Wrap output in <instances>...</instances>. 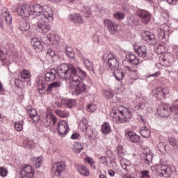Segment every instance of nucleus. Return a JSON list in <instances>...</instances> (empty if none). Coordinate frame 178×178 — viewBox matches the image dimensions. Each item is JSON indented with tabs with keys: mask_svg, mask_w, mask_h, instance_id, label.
I'll use <instances>...</instances> for the list:
<instances>
[{
	"mask_svg": "<svg viewBox=\"0 0 178 178\" xmlns=\"http://www.w3.org/2000/svg\"><path fill=\"white\" fill-rule=\"evenodd\" d=\"M155 94L156 95H157V98H158V95H161V94H162V88H156Z\"/></svg>",
	"mask_w": 178,
	"mask_h": 178,
	"instance_id": "59",
	"label": "nucleus"
},
{
	"mask_svg": "<svg viewBox=\"0 0 178 178\" xmlns=\"http://www.w3.org/2000/svg\"><path fill=\"white\" fill-rule=\"evenodd\" d=\"M69 19L73 23H75L76 24H83V17H81L79 14H75V15H70Z\"/></svg>",
	"mask_w": 178,
	"mask_h": 178,
	"instance_id": "25",
	"label": "nucleus"
},
{
	"mask_svg": "<svg viewBox=\"0 0 178 178\" xmlns=\"http://www.w3.org/2000/svg\"><path fill=\"white\" fill-rule=\"evenodd\" d=\"M83 63L86 69L90 70V72H93L94 73V63H92V61L90 60L89 59L84 58Z\"/></svg>",
	"mask_w": 178,
	"mask_h": 178,
	"instance_id": "31",
	"label": "nucleus"
},
{
	"mask_svg": "<svg viewBox=\"0 0 178 178\" xmlns=\"http://www.w3.org/2000/svg\"><path fill=\"white\" fill-rule=\"evenodd\" d=\"M66 165L63 162H58L53 165L51 170L55 172L56 176H60L63 172H65V168Z\"/></svg>",
	"mask_w": 178,
	"mask_h": 178,
	"instance_id": "14",
	"label": "nucleus"
},
{
	"mask_svg": "<svg viewBox=\"0 0 178 178\" xmlns=\"http://www.w3.org/2000/svg\"><path fill=\"white\" fill-rule=\"evenodd\" d=\"M114 17H116V19H119L120 20H123V19H124V14L117 13L114 15Z\"/></svg>",
	"mask_w": 178,
	"mask_h": 178,
	"instance_id": "56",
	"label": "nucleus"
},
{
	"mask_svg": "<svg viewBox=\"0 0 178 178\" xmlns=\"http://www.w3.org/2000/svg\"><path fill=\"white\" fill-rule=\"evenodd\" d=\"M23 147L24 148H28V149H30V148H33L34 140L29 138H27L26 140H24L23 142Z\"/></svg>",
	"mask_w": 178,
	"mask_h": 178,
	"instance_id": "33",
	"label": "nucleus"
},
{
	"mask_svg": "<svg viewBox=\"0 0 178 178\" xmlns=\"http://www.w3.org/2000/svg\"><path fill=\"white\" fill-rule=\"evenodd\" d=\"M108 173L111 177H115V175H116V172L113 170H108Z\"/></svg>",
	"mask_w": 178,
	"mask_h": 178,
	"instance_id": "60",
	"label": "nucleus"
},
{
	"mask_svg": "<svg viewBox=\"0 0 178 178\" xmlns=\"http://www.w3.org/2000/svg\"><path fill=\"white\" fill-rule=\"evenodd\" d=\"M20 76L22 79H30L31 77V74L27 70H23L22 72L20 73Z\"/></svg>",
	"mask_w": 178,
	"mask_h": 178,
	"instance_id": "44",
	"label": "nucleus"
},
{
	"mask_svg": "<svg viewBox=\"0 0 178 178\" xmlns=\"http://www.w3.org/2000/svg\"><path fill=\"white\" fill-rule=\"evenodd\" d=\"M0 175L2 176V177H5L6 175H8V171L6 170V168L3 167L0 168Z\"/></svg>",
	"mask_w": 178,
	"mask_h": 178,
	"instance_id": "53",
	"label": "nucleus"
},
{
	"mask_svg": "<svg viewBox=\"0 0 178 178\" xmlns=\"http://www.w3.org/2000/svg\"><path fill=\"white\" fill-rule=\"evenodd\" d=\"M83 15L86 17H90L91 16V9L90 8H86L83 10Z\"/></svg>",
	"mask_w": 178,
	"mask_h": 178,
	"instance_id": "55",
	"label": "nucleus"
},
{
	"mask_svg": "<svg viewBox=\"0 0 178 178\" xmlns=\"http://www.w3.org/2000/svg\"><path fill=\"white\" fill-rule=\"evenodd\" d=\"M126 59H127L129 63L131 65H134L135 66L140 63V60L134 54H127Z\"/></svg>",
	"mask_w": 178,
	"mask_h": 178,
	"instance_id": "23",
	"label": "nucleus"
},
{
	"mask_svg": "<svg viewBox=\"0 0 178 178\" xmlns=\"http://www.w3.org/2000/svg\"><path fill=\"white\" fill-rule=\"evenodd\" d=\"M69 86L71 88H74L75 94L80 95L83 92H86V84L83 82V80L79 75L74 76L71 79V81L69 82Z\"/></svg>",
	"mask_w": 178,
	"mask_h": 178,
	"instance_id": "3",
	"label": "nucleus"
},
{
	"mask_svg": "<svg viewBox=\"0 0 178 178\" xmlns=\"http://www.w3.org/2000/svg\"><path fill=\"white\" fill-rule=\"evenodd\" d=\"M3 51L0 50V60H5V57H3Z\"/></svg>",
	"mask_w": 178,
	"mask_h": 178,
	"instance_id": "64",
	"label": "nucleus"
},
{
	"mask_svg": "<svg viewBox=\"0 0 178 178\" xmlns=\"http://www.w3.org/2000/svg\"><path fill=\"white\" fill-rule=\"evenodd\" d=\"M14 126L17 131H22L23 130V122L22 121L15 122Z\"/></svg>",
	"mask_w": 178,
	"mask_h": 178,
	"instance_id": "46",
	"label": "nucleus"
},
{
	"mask_svg": "<svg viewBox=\"0 0 178 178\" xmlns=\"http://www.w3.org/2000/svg\"><path fill=\"white\" fill-rule=\"evenodd\" d=\"M103 59L106 63H107L108 67L113 70H116L119 67V63H118V59L115 58L113 54L111 51H107L103 55Z\"/></svg>",
	"mask_w": 178,
	"mask_h": 178,
	"instance_id": "5",
	"label": "nucleus"
},
{
	"mask_svg": "<svg viewBox=\"0 0 178 178\" xmlns=\"http://www.w3.org/2000/svg\"><path fill=\"white\" fill-rule=\"evenodd\" d=\"M143 37L149 45H155L157 42L155 35L148 31L144 32Z\"/></svg>",
	"mask_w": 178,
	"mask_h": 178,
	"instance_id": "15",
	"label": "nucleus"
},
{
	"mask_svg": "<svg viewBox=\"0 0 178 178\" xmlns=\"http://www.w3.org/2000/svg\"><path fill=\"white\" fill-rule=\"evenodd\" d=\"M4 19L7 23V24H12V15H8L7 17H4Z\"/></svg>",
	"mask_w": 178,
	"mask_h": 178,
	"instance_id": "58",
	"label": "nucleus"
},
{
	"mask_svg": "<svg viewBox=\"0 0 178 178\" xmlns=\"http://www.w3.org/2000/svg\"><path fill=\"white\" fill-rule=\"evenodd\" d=\"M32 15L33 16H40L42 21L45 22L46 23H49L54 20V13L52 12L48 13L47 11L44 10V7L41 6L40 4L31 5Z\"/></svg>",
	"mask_w": 178,
	"mask_h": 178,
	"instance_id": "2",
	"label": "nucleus"
},
{
	"mask_svg": "<svg viewBox=\"0 0 178 178\" xmlns=\"http://www.w3.org/2000/svg\"><path fill=\"white\" fill-rule=\"evenodd\" d=\"M172 112L175 113V119L178 118V104H175L173 106H171Z\"/></svg>",
	"mask_w": 178,
	"mask_h": 178,
	"instance_id": "50",
	"label": "nucleus"
},
{
	"mask_svg": "<svg viewBox=\"0 0 178 178\" xmlns=\"http://www.w3.org/2000/svg\"><path fill=\"white\" fill-rule=\"evenodd\" d=\"M76 170H78L79 173L82 176H88V175H90L88 168L84 165H77Z\"/></svg>",
	"mask_w": 178,
	"mask_h": 178,
	"instance_id": "26",
	"label": "nucleus"
},
{
	"mask_svg": "<svg viewBox=\"0 0 178 178\" xmlns=\"http://www.w3.org/2000/svg\"><path fill=\"white\" fill-rule=\"evenodd\" d=\"M27 113L28 115H29L31 119H34V117H35V115H37V110H35V108H32L31 107H29L27 109Z\"/></svg>",
	"mask_w": 178,
	"mask_h": 178,
	"instance_id": "41",
	"label": "nucleus"
},
{
	"mask_svg": "<svg viewBox=\"0 0 178 178\" xmlns=\"http://www.w3.org/2000/svg\"><path fill=\"white\" fill-rule=\"evenodd\" d=\"M154 156L151 153H147L145 154V158L143 159V163H145V166H149L151 163H152V159Z\"/></svg>",
	"mask_w": 178,
	"mask_h": 178,
	"instance_id": "29",
	"label": "nucleus"
},
{
	"mask_svg": "<svg viewBox=\"0 0 178 178\" xmlns=\"http://www.w3.org/2000/svg\"><path fill=\"white\" fill-rule=\"evenodd\" d=\"M40 40L43 44H47V45H49L51 44V39L49 36L45 35L44 33H42L40 35Z\"/></svg>",
	"mask_w": 178,
	"mask_h": 178,
	"instance_id": "36",
	"label": "nucleus"
},
{
	"mask_svg": "<svg viewBox=\"0 0 178 178\" xmlns=\"http://www.w3.org/2000/svg\"><path fill=\"white\" fill-rule=\"evenodd\" d=\"M38 91H42V90H45V81L40 80L38 85Z\"/></svg>",
	"mask_w": 178,
	"mask_h": 178,
	"instance_id": "48",
	"label": "nucleus"
},
{
	"mask_svg": "<svg viewBox=\"0 0 178 178\" xmlns=\"http://www.w3.org/2000/svg\"><path fill=\"white\" fill-rule=\"evenodd\" d=\"M139 175L140 178H151V172L149 170H142Z\"/></svg>",
	"mask_w": 178,
	"mask_h": 178,
	"instance_id": "40",
	"label": "nucleus"
},
{
	"mask_svg": "<svg viewBox=\"0 0 178 178\" xmlns=\"http://www.w3.org/2000/svg\"><path fill=\"white\" fill-rule=\"evenodd\" d=\"M21 175L22 178H33L34 176L33 168L29 164L22 165V168L21 169Z\"/></svg>",
	"mask_w": 178,
	"mask_h": 178,
	"instance_id": "12",
	"label": "nucleus"
},
{
	"mask_svg": "<svg viewBox=\"0 0 178 178\" xmlns=\"http://www.w3.org/2000/svg\"><path fill=\"white\" fill-rule=\"evenodd\" d=\"M127 135L129 137V140L131 143H134L137 144V143H140V140H141L140 136L135 134L133 131H130L127 133Z\"/></svg>",
	"mask_w": 178,
	"mask_h": 178,
	"instance_id": "24",
	"label": "nucleus"
},
{
	"mask_svg": "<svg viewBox=\"0 0 178 178\" xmlns=\"http://www.w3.org/2000/svg\"><path fill=\"white\" fill-rule=\"evenodd\" d=\"M134 49L135 52L140 56V58H143V59L147 58V47L145 46H134Z\"/></svg>",
	"mask_w": 178,
	"mask_h": 178,
	"instance_id": "18",
	"label": "nucleus"
},
{
	"mask_svg": "<svg viewBox=\"0 0 178 178\" xmlns=\"http://www.w3.org/2000/svg\"><path fill=\"white\" fill-rule=\"evenodd\" d=\"M104 24L106 27H107L108 32L111 35H116L118 33H119V24L115 23V22L106 19L104 21Z\"/></svg>",
	"mask_w": 178,
	"mask_h": 178,
	"instance_id": "7",
	"label": "nucleus"
},
{
	"mask_svg": "<svg viewBox=\"0 0 178 178\" xmlns=\"http://www.w3.org/2000/svg\"><path fill=\"white\" fill-rule=\"evenodd\" d=\"M74 145V151L76 152V154H80L81 152V150L83 149V145L79 143H76Z\"/></svg>",
	"mask_w": 178,
	"mask_h": 178,
	"instance_id": "42",
	"label": "nucleus"
},
{
	"mask_svg": "<svg viewBox=\"0 0 178 178\" xmlns=\"http://www.w3.org/2000/svg\"><path fill=\"white\" fill-rule=\"evenodd\" d=\"M158 173L160 177H170L172 175V168L168 165L163 164L161 165Z\"/></svg>",
	"mask_w": 178,
	"mask_h": 178,
	"instance_id": "13",
	"label": "nucleus"
},
{
	"mask_svg": "<svg viewBox=\"0 0 178 178\" xmlns=\"http://www.w3.org/2000/svg\"><path fill=\"white\" fill-rule=\"evenodd\" d=\"M79 128L81 131H85L86 134L88 136H90V131H91V128L88 126V121L86 118H83L80 121H79Z\"/></svg>",
	"mask_w": 178,
	"mask_h": 178,
	"instance_id": "17",
	"label": "nucleus"
},
{
	"mask_svg": "<svg viewBox=\"0 0 178 178\" xmlns=\"http://www.w3.org/2000/svg\"><path fill=\"white\" fill-rule=\"evenodd\" d=\"M19 30H21V31H29V30H30V23L22 19L19 22Z\"/></svg>",
	"mask_w": 178,
	"mask_h": 178,
	"instance_id": "27",
	"label": "nucleus"
},
{
	"mask_svg": "<svg viewBox=\"0 0 178 178\" xmlns=\"http://www.w3.org/2000/svg\"><path fill=\"white\" fill-rule=\"evenodd\" d=\"M102 132L104 133V134H109V133H111V125H109V123L106 122L102 124Z\"/></svg>",
	"mask_w": 178,
	"mask_h": 178,
	"instance_id": "37",
	"label": "nucleus"
},
{
	"mask_svg": "<svg viewBox=\"0 0 178 178\" xmlns=\"http://www.w3.org/2000/svg\"><path fill=\"white\" fill-rule=\"evenodd\" d=\"M136 15L141 19L144 24L149 23V20H151V13L143 9H138L136 10Z\"/></svg>",
	"mask_w": 178,
	"mask_h": 178,
	"instance_id": "11",
	"label": "nucleus"
},
{
	"mask_svg": "<svg viewBox=\"0 0 178 178\" xmlns=\"http://www.w3.org/2000/svg\"><path fill=\"white\" fill-rule=\"evenodd\" d=\"M170 90L168 88H161V94L163 98H166V97H169Z\"/></svg>",
	"mask_w": 178,
	"mask_h": 178,
	"instance_id": "49",
	"label": "nucleus"
},
{
	"mask_svg": "<svg viewBox=\"0 0 178 178\" xmlns=\"http://www.w3.org/2000/svg\"><path fill=\"white\" fill-rule=\"evenodd\" d=\"M64 105L67 106V108H73V106H76V99H68L64 101Z\"/></svg>",
	"mask_w": 178,
	"mask_h": 178,
	"instance_id": "35",
	"label": "nucleus"
},
{
	"mask_svg": "<svg viewBox=\"0 0 178 178\" xmlns=\"http://www.w3.org/2000/svg\"><path fill=\"white\" fill-rule=\"evenodd\" d=\"M172 112V106L168 104H162L159 106V108H157V113L159 116H161V118H169L170 113Z\"/></svg>",
	"mask_w": 178,
	"mask_h": 178,
	"instance_id": "8",
	"label": "nucleus"
},
{
	"mask_svg": "<svg viewBox=\"0 0 178 178\" xmlns=\"http://www.w3.org/2000/svg\"><path fill=\"white\" fill-rule=\"evenodd\" d=\"M117 154L118 156H120V158H123L124 156V149L123 148V146L119 145L117 147Z\"/></svg>",
	"mask_w": 178,
	"mask_h": 178,
	"instance_id": "43",
	"label": "nucleus"
},
{
	"mask_svg": "<svg viewBox=\"0 0 178 178\" xmlns=\"http://www.w3.org/2000/svg\"><path fill=\"white\" fill-rule=\"evenodd\" d=\"M79 134H76V133L73 134L71 136V138L72 140H77V138H79Z\"/></svg>",
	"mask_w": 178,
	"mask_h": 178,
	"instance_id": "62",
	"label": "nucleus"
},
{
	"mask_svg": "<svg viewBox=\"0 0 178 178\" xmlns=\"http://www.w3.org/2000/svg\"><path fill=\"white\" fill-rule=\"evenodd\" d=\"M168 143L172 147H177V140L175 138H168Z\"/></svg>",
	"mask_w": 178,
	"mask_h": 178,
	"instance_id": "51",
	"label": "nucleus"
},
{
	"mask_svg": "<svg viewBox=\"0 0 178 178\" xmlns=\"http://www.w3.org/2000/svg\"><path fill=\"white\" fill-rule=\"evenodd\" d=\"M33 120H34L35 122H40V115H38L37 113L35 115V117L33 118H32Z\"/></svg>",
	"mask_w": 178,
	"mask_h": 178,
	"instance_id": "63",
	"label": "nucleus"
},
{
	"mask_svg": "<svg viewBox=\"0 0 178 178\" xmlns=\"http://www.w3.org/2000/svg\"><path fill=\"white\" fill-rule=\"evenodd\" d=\"M157 148L160 152H165L166 151V147L165 146V144L163 142L159 143L157 145Z\"/></svg>",
	"mask_w": 178,
	"mask_h": 178,
	"instance_id": "47",
	"label": "nucleus"
},
{
	"mask_svg": "<svg viewBox=\"0 0 178 178\" xmlns=\"http://www.w3.org/2000/svg\"><path fill=\"white\" fill-rule=\"evenodd\" d=\"M65 52L68 58H71L72 59H73L75 56L74 50L73 49V47L70 46L65 47Z\"/></svg>",
	"mask_w": 178,
	"mask_h": 178,
	"instance_id": "30",
	"label": "nucleus"
},
{
	"mask_svg": "<svg viewBox=\"0 0 178 178\" xmlns=\"http://www.w3.org/2000/svg\"><path fill=\"white\" fill-rule=\"evenodd\" d=\"M102 92L103 95H104V97H106L107 99H111V98H113V93H112L111 90H104Z\"/></svg>",
	"mask_w": 178,
	"mask_h": 178,
	"instance_id": "45",
	"label": "nucleus"
},
{
	"mask_svg": "<svg viewBox=\"0 0 178 178\" xmlns=\"http://www.w3.org/2000/svg\"><path fill=\"white\" fill-rule=\"evenodd\" d=\"M57 124L58 131L60 136H61V137H63V136L67 134V131L69 130V124L65 120L60 121Z\"/></svg>",
	"mask_w": 178,
	"mask_h": 178,
	"instance_id": "16",
	"label": "nucleus"
},
{
	"mask_svg": "<svg viewBox=\"0 0 178 178\" xmlns=\"http://www.w3.org/2000/svg\"><path fill=\"white\" fill-rule=\"evenodd\" d=\"M47 55H49V56H51V58H54L56 55L55 53V51H54L52 49L49 48L47 51Z\"/></svg>",
	"mask_w": 178,
	"mask_h": 178,
	"instance_id": "57",
	"label": "nucleus"
},
{
	"mask_svg": "<svg viewBox=\"0 0 178 178\" xmlns=\"http://www.w3.org/2000/svg\"><path fill=\"white\" fill-rule=\"evenodd\" d=\"M31 44L34 48L35 52H42V49H44L41 41L38 40L37 38H33L31 40Z\"/></svg>",
	"mask_w": 178,
	"mask_h": 178,
	"instance_id": "20",
	"label": "nucleus"
},
{
	"mask_svg": "<svg viewBox=\"0 0 178 178\" xmlns=\"http://www.w3.org/2000/svg\"><path fill=\"white\" fill-rule=\"evenodd\" d=\"M1 13L3 17H6L10 15V12H9V10H8V8H3L1 11Z\"/></svg>",
	"mask_w": 178,
	"mask_h": 178,
	"instance_id": "54",
	"label": "nucleus"
},
{
	"mask_svg": "<svg viewBox=\"0 0 178 178\" xmlns=\"http://www.w3.org/2000/svg\"><path fill=\"white\" fill-rule=\"evenodd\" d=\"M140 133L144 138H149L151 136V131L147 127H142Z\"/></svg>",
	"mask_w": 178,
	"mask_h": 178,
	"instance_id": "28",
	"label": "nucleus"
},
{
	"mask_svg": "<svg viewBox=\"0 0 178 178\" xmlns=\"http://www.w3.org/2000/svg\"><path fill=\"white\" fill-rule=\"evenodd\" d=\"M56 72L60 79L70 80V81L73 77L77 76V70L72 64L63 63L58 66Z\"/></svg>",
	"mask_w": 178,
	"mask_h": 178,
	"instance_id": "1",
	"label": "nucleus"
},
{
	"mask_svg": "<svg viewBox=\"0 0 178 178\" xmlns=\"http://www.w3.org/2000/svg\"><path fill=\"white\" fill-rule=\"evenodd\" d=\"M31 23L34 26H36V29L39 33H41V34H45L51 31V25L45 22L39 23L38 18L37 17H33L31 20Z\"/></svg>",
	"mask_w": 178,
	"mask_h": 178,
	"instance_id": "6",
	"label": "nucleus"
},
{
	"mask_svg": "<svg viewBox=\"0 0 178 178\" xmlns=\"http://www.w3.org/2000/svg\"><path fill=\"white\" fill-rule=\"evenodd\" d=\"M127 26L137 25V20L134 19V17L129 16L127 17Z\"/></svg>",
	"mask_w": 178,
	"mask_h": 178,
	"instance_id": "39",
	"label": "nucleus"
},
{
	"mask_svg": "<svg viewBox=\"0 0 178 178\" xmlns=\"http://www.w3.org/2000/svg\"><path fill=\"white\" fill-rule=\"evenodd\" d=\"M114 77L118 80V81H120V80H123V78L124 77V73L122 70H118L114 72L113 74Z\"/></svg>",
	"mask_w": 178,
	"mask_h": 178,
	"instance_id": "34",
	"label": "nucleus"
},
{
	"mask_svg": "<svg viewBox=\"0 0 178 178\" xmlns=\"http://www.w3.org/2000/svg\"><path fill=\"white\" fill-rule=\"evenodd\" d=\"M56 113L57 116H59V118H67L69 116H70V113L66 111V110H56Z\"/></svg>",
	"mask_w": 178,
	"mask_h": 178,
	"instance_id": "32",
	"label": "nucleus"
},
{
	"mask_svg": "<svg viewBox=\"0 0 178 178\" xmlns=\"http://www.w3.org/2000/svg\"><path fill=\"white\" fill-rule=\"evenodd\" d=\"M19 16H24V17H29V16L33 15V10H31V5L22 4L16 9Z\"/></svg>",
	"mask_w": 178,
	"mask_h": 178,
	"instance_id": "9",
	"label": "nucleus"
},
{
	"mask_svg": "<svg viewBox=\"0 0 178 178\" xmlns=\"http://www.w3.org/2000/svg\"><path fill=\"white\" fill-rule=\"evenodd\" d=\"M97 111V106L93 104H90L88 106V112H95Z\"/></svg>",
	"mask_w": 178,
	"mask_h": 178,
	"instance_id": "52",
	"label": "nucleus"
},
{
	"mask_svg": "<svg viewBox=\"0 0 178 178\" xmlns=\"http://www.w3.org/2000/svg\"><path fill=\"white\" fill-rule=\"evenodd\" d=\"M166 29H169V26L167 24H164L163 29H162V28H161V29L158 32V38L159 39V41H161L163 44H165V42H166L167 41L166 36L165 35V31H169V29L166 30Z\"/></svg>",
	"mask_w": 178,
	"mask_h": 178,
	"instance_id": "22",
	"label": "nucleus"
},
{
	"mask_svg": "<svg viewBox=\"0 0 178 178\" xmlns=\"http://www.w3.org/2000/svg\"><path fill=\"white\" fill-rule=\"evenodd\" d=\"M42 123H43L44 127H50L51 124V127H55V125L58 123V120L52 115L46 114L45 118L42 120Z\"/></svg>",
	"mask_w": 178,
	"mask_h": 178,
	"instance_id": "10",
	"label": "nucleus"
},
{
	"mask_svg": "<svg viewBox=\"0 0 178 178\" xmlns=\"http://www.w3.org/2000/svg\"><path fill=\"white\" fill-rule=\"evenodd\" d=\"M113 113L114 115H119V123H127V122L131 120V111L124 106H121L118 109L113 111Z\"/></svg>",
	"mask_w": 178,
	"mask_h": 178,
	"instance_id": "4",
	"label": "nucleus"
},
{
	"mask_svg": "<svg viewBox=\"0 0 178 178\" xmlns=\"http://www.w3.org/2000/svg\"><path fill=\"white\" fill-rule=\"evenodd\" d=\"M60 87H62V83L54 81L49 84L46 92L48 94V95H51L54 92V90H56V88H59Z\"/></svg>",
	"mask_w": 178,
	"mask_h": 178,
	"instance_id": "21",
	"label": "nucleus"
},
{
	"mask_svg": "<svg viewBox=\"0 0 178 178\" xmlns=\"http://www.w3.org/2000/svg\"><path fill=\"white\" fill-rule=\"evenodd\" d=\"M99 162L100 163H105V162H106V156H102V157H100Z\"/></svg>",
	"mask_w": 178,
	"mask_h": 178,
	"instance_id": "61",
	"label": "nucleus"
},
{
	"mask_svg": "<svg viewBox=\"0 0 178 178\" xmlns=\"http://www.w3.org/2000/svg\"><path fill=\"white\" fill-rule=\"evenodd\" d=\"M57 71L55 69H50L44 74V80L49 83V81H54L56 79Z\"/></svg>",
	"mask_w": 178,
	"mask_h": 178,
	"instance_id": "19",
	"label": "nucleus"
},
{
	"mask_svg": "<svg viewBox=\"0 0 178 178\" xmlns=\"http://www.w3.org/2000/svg\"><path fill=\"white\" fill-rule=\"evenodd\" d=\"M42 157H37L33 161H32L33 166H35L36 169H38L41 165H42Z\"/></svg>",
	"mask_w": 178,
	"mask_h": 178,
	"instance_id": "38",
	"label": "nucleus"
}]
</instances>
